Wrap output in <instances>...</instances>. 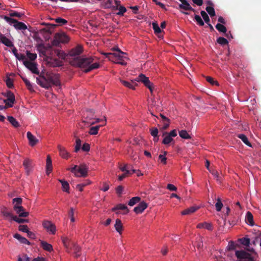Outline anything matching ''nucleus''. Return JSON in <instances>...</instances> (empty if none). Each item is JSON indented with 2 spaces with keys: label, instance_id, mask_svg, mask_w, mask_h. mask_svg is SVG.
I'll return each mask as SVG.
<instances>
[{
  "label": "nucleus",
  "instance_id": "423d86ee",
  "mask_svg": "<svg viewBox=\"0 0 261 261\" xmlns=\"http://www.w3.org/2000/svg\"><path fill=\"white\" fill-rule=\"evenodd\" d=\"M235 254L237 257L241 261H254L253 258L251 254L245 250H236Z\"/></svg>",
  "mask_w": 261,
  "mask_h": 261
},
{
  "label": "nucleus",
  "instance_id": "a19ab883",
  "mask_svg": "<svg viewBox=\"0 0 261 261\" xmlns=\"http://www.w3.org/2000/svg\"><path fill=\"white\" fill-rule=\"evenodd\" d=\"M54 20H55V21L57 23H58V24L59 25H60V26L65 25L68 23V21L66 19L61 18V17H58V18H55V19H54Z\"/></svg>",
  "mask_w": 261,
  "mask_h": 261
},
{
  "label": "nucleus",
  "instance_id": "49530a36",
  "mask_svg": "<svg viewBox=\"0 0 261 261\" xmlns=\"http://www.w3.org/2000/svg\"><path fill=\"white\" fill-rule=\"evenodd\" d=\"M101 125H97V126H93V127H91L90 128V130H89V133L90 134V135H96L98 133V130L99 128V127L101 126Z\"/></svg>",
  "mask_w": 261,
  "mask_h": 261
},
{
  "label": "nucleus",
  "instance_id": "e2e57ef3",
  "mask_svg": "<svg viewBox=\"0 0 261 261\" xmlns=\"http://www.w3.org/2000/svg\"><path fill=\"white\" fill-rule=\"evenodd\" d=\"M206 81L210 84H211L212 85H216L218 86L219 84L218 82L216 81H215L213 78L210 76H207L206 77Z\"/></svg>",
  "mask_w": 261,
  "mask_h": 261
},
{
  "label": "nucleus",
  "instance_id": "dca6fc26",
  "mask_svg": "<svg viewBox=\"0 0 261 261\" xmlns=\"http://www.w3.org/2000/svg\"><path fill=\"white\" fill-rule=\"evenodd\" d=\"M147 207V203L144 201H142L134 208V211L136 214H140L142 213Z\"/></svg>",
  "mask_w": 261,
  "mask_h": 261
},
{
  "label": "nucleus",
  "instance_id": "7ed1b4c3",
  "mask_svg": "<svg viewBox=\"0 0 261 261\" xmlns=\"http://www.w3.org/2000/svg\"><path fill=\"white\" fill-rule=\"evenodd\" d=\"M113 50H116L115 53H104L103 55L106 58H108L109 60L117 63L118 60H122L124 57L125 53L121 51L118 48L116 49L115 48H113Z\"/></svg>",
  "mask_w": 261,
  "mask_h": 261
},
{
  "label": "nucleus",
  "instance_id": "ea45409f",
  "mask_svg": "<svg viewBox=\"0 0 261 261\" xmlns=\"http://www.w3.org/2000/svg\"><path fill=\"white\" fill-rule=\"evenodd\" d=\"M22 199L21 198L17 197L13 199V203L14 204L13 207H20L22 206L21 204Z\"/></svg>",
  "mask_w": 261,
  "mask_h": 261
},
{
  "label": "nucleus",
  "instance_id": "aec40b11",
  "mask_svg": "<svg viewBox=\"0 0 261 261\" xmlns=\"http://www.w3.org/2000/svg\"><path fill=\"white\" fill-rule=\"evenodd\" d=\"M72 250L74 251V254L75 257L77 258L81 255V254L80 253L81 248L74 243H72V245L70 247V249H69V252Z\"/></svg>",
  "mask_w": 261,
  "mask_h": 261
},
{
  "label": "nucleus",
  "instance_id": "774afa93",
  "mask_svg": "<svg viewBox=\"0 0 261 261\" xmlns=\"http://www.w3.org/2000/svg\"><path fill=\"white\" fill-rule=\"evenodd\" d=\"M150 134L153 137H156L158 136L159 130L156 127H152L150 129Z\"/></svg>",
  "mask_w": 261,
  "mask_h": 261
},
{
  "label": "nucleus",
  "instance_id": "052dcab7",
  "mask_svg": "<svg viewBox=\"0 0 261 261\" xmlns=\"http://www.w3.org/2000/svg\"><path fill=\"white\" fill-rule=\"evenodd\" d=\"M74 208L73 207H71L70 208L69 211L68 212V216L70 218V220L72 222H74L75 221V218L74 217Z\"/></svg>",
  "mask_w": 261,
  "mask_h": 261
},
{
  "label": "nucleus",
  "instance_id": "4d7b16f0",
  "mask_svg": "<svg viewBox=\"0 0 261 261\" xmlns=\"http://www.w3.org/2000/svg\"><path fill=\"white\" fill-rule=\"evenodd\" d=\"M194 19L198 25L203 26L204 24L203 21L199 15H195L194 16Z\"/></svg>",
  "mask_w": 261,
  "mask_h": 261
},
{
  "label": "nucleus",
  "instance_id": "4468645a",
  "mask_svg": "<svg viewBox=\"0 0 261 261\" xmlns=\"http://www.w3.org/2000/svg\"><path fill=\"white\" fill-rule=\"evenodd\" d=\"M27 137L29 140V145L31 146H35L39 142V140L37 139L30 132H27Z\"/></svg>",
  "mask_w": 261,
  "mask_h": 261
},
{
  "label": "nucleus",
  "instance_id": "13d9d810",
  "mask_svg": "<svg viewBox=\"0 0 261 261\" xmlns=\"http://www.w3.org/2000/svg\"><path fill=\"white\" fill-rule=\"evenodd\" d=\"M152 28L155 33L159 34L161 33L162 30L161 28L159 27L158 23L153 22L152 23Z\"/></svg>",
  "mask_w": 261,
  "mask_h": 261
},
{
  "label": "nucleus",
  "instance_id": "58836bf2",
  "mask_svg": "<svg viewBox=\"0 0 261 261\" xmlns=\"http://www.w3.org/2000/svg\"><path fill=\"white\" fill-rule=\"evenodd\" d=\"M140 200H141V198L139 197H138V196L134 197L129 200V201L128 203V204L131 206H134L136 203L139 202Z\"/></svg>",
  "mask_w": 261,
  "mask_h": 261
},
{
  "label": "nucleus",
  "instance_id": "2eb2a0df",
  "mask_svg": "<svg viewBox=\"0 0 261 261\" xmlns=\"http://www.w3.org/2000/svg\"><path fill=\"white\" fill-rule=\"evenodd\" d=\"M88 169L87 166L85 164H82L78 167L77 172L80 173V176L86 177L87 175Z\"/></svg>",
  "mask_w": 261,
  "mask_h": 261
},
{
  "label": "nucleus",
  "instance_id": "a18cd8bd",
  "mask_svg": "<svg viewBox=\"0 0 261 261\" xmlns=\"http://www.w3.org/2000/svg\"><path fill=\"white\" fill-rule=\"evenodd\" d=\"M216 28L220 32L226 33L227 32L226 28L224 25L221 23H217L216 25Z\"/></svg>",
  "mask_w": 261,
  "mask_h": 261
},
{
  "label": "nucleus",
  "instance_id": "79ce46f5",
  "mask_svg": "<svg viewBox=\"0 0 261 261\" xmlns=\"http://www.w3.org/2000/svg\"><path fill=\"white\" fill-rule=\"evenodd\" d=\"M21 79H22L23 81L24 82L25 86H27L28 89L30 90V91H34L33 90V87L30 82L27 80L26 78L21 76Z\"/></svg>",
  "mask_w": 261,
  "mask_h": 261
},
{
  "label": "nucleus",
  "instance_id": "9d476101",
  "mask_svg": "<svg viewBox=\"0 0 261 261\" xmlns=\"http://www.w3.org/2000/svg\"><path fill=\"white\" fill-rule=\"evenodd\" d=\"M23 64L27 68L31 71L32 73L39 75L40 73L36 63L28 60H24L23 61Z\"/></svg>",
  "mask_w": 261,
  "mask_h": 261
},
{
  "label": "nucleus",
  "instance_id": "69168bd1",
  "mask_svg": "<svg viewBox=\"0 0 261 261\" xmlns=\"http://www.w3.org/2000/svg\"><path fill=\"white\" fill-rule=\"evenodd\" d=\"M6 85L7 87L9 88L12 89L14 86H13V80L10 79V77H7L6 81Z\"/></svg>",
  "mask_w": 261,
  "mask_h": 261
},
{
  "label": "nucleus",
  "instance_id": "f8f14e48",
  "mask_svg": "<svg viewBox=\"0 0 261 261\" xmlns=\"http://www.w3.org/2000/svg\"><path fill=\"white\" fill-rule=\"evenodd\" d=\"M6 96L8 98L5 99L4 101L8 107L11 108L15 101V96L13 93L10 91L7 92Z\"/></svg>",
  "mask_w": 261,
  "mask_h": 261
},
{
  "label": "nucleus",
  "instance_id": "6e6d98bb",
  "mask_svg": "<svg viewBox=\"0 0 261 261\" xmlns=\"http://www.w3.org/2000/svg\"><path fill=\"white\" fill-rule=\"evenodd\" d=\"M27 56L31 61H34L37 58V54L31 53L29 51H27Z\"/></svg>",
  "mask_w": 261,
  "mask_h": 261
},
{
  "label": "nucleus",
  "instance_id": "cd10ccee",
  "mask_svg": "<svg viewBox=\"0 0 261 261\" xmlns=\"http://www.w3.org/2000/svg\"><path fill=\"white\" fill-rule=\"evenodd\" d=\"M14 238L18 240L21 243L30 245V242L26 238L18 233H15L14 235Z\"/></svg>",
  "mask_w": 261,
  "mask_h": 261
},
{
  "label": "nucleus",
  "instance_id": "864d4df0",
  "mask_svg": "<svg viewBox=\"0 0 261 261\" xmlns=\"http://www.w3.org/2000/svg\"><path fill=\"white\" fill-rule=\"evenodd\" d=\"M200 14L204 21L208 23L210 22V19L207 13L204 11H201L200 12Z\"/></svg>",
  "mask_w": 261,
  "mask_h": 261
},
{
  "label": "nucleus",
  "instance_id": "b1692460",
  "mask_svg": "<svg viewBox=\"0 0 261 261\" xmlns=\"http://www.w3.org/2000/svg\"><path fill=\"white\" fill-rule=\"evenodd\" d=\"M163 136H164V138L162 141L163 144L168 145L171 143L174 142V139L167 134V132H165L163 134Z\"/></svg>",
  "mask_w": 261,
  "mask_h": 261
},
{
  "label": "nucleus",
  "instance_id": "f257e3e1",
  "mask_svg": "<svg viewBox=\"0 0 261 261\" xmlns=\"http://www.w3.org/2000/svg\"><path fill=\"white\" fill-rule=\"evenodd\" d=\"M36 81L39 85L46 89L52 86H59L61 85L60 75L51 71H42Z\"/></svg>",
  "mask_w": 261,
  "mask_h": 261
},
{
  "label": "nucleus",
  "instance_id": "f03ea898",
  "mask_svg": "<svg viewBox=\"0 0 261 261\" xmlns=\"http://www.w3.org/2000/svg\"><path fill=\"white\" fill-rule=\"evenodd\" d=\"M94 59L91 57H86L82 56L81 58H75L74 60L69 61L70 64L75 67L83 69L85 73L99 68V64L97 62H93Z\"/></svg>",
  "mask_w": 261,
  "mask_h": 261
},
{
  "label": "nucleus",
  "instance_id": "bb28decb",
  "mask_svg": "<svg viewBox=\"0 0 261 261\" xmlns=\"http://www.w3.org/2000/svg\"><path fill=\"white\" fill-rule=\"evenodd\" d=\"M23 165L25 167L27 174L29 175L32 167L31 161L28 159H25L23 161Z\"/></svg>",
  "mask_w": 261,
  "mask_h": 261
},
{
  "label": "nucleus",
  "instance_id": "f704fd0d",
  "mask_svg": "<svg viewBox=\"0 0 261 261\" xmlns=\"http://www.w3.org/2000/svg\"><path fill=\"white\" fill-rule=\"evenodd\" d=\"M63 243L64 246L66 248L67 251L69 252V249L72 245V242H71L68 238H64L62 239Z\"/></svg>",
  "mask_w": 261,
  "mask_h": 261
},
{
  "label": "nucleus",
  "instance_id": "0eeeda50",
  "mask_svg": "<svg viewBox=\"0 0 261 261\" xmlns=\"http://www.w3.org/2000/svg\"><path fill=\"white\" fill-rule=\"evenodd\" d=\"M69 38L64 33H57L55 35V39L52 41L53 45L57 46L60 43H67L69 41Z\"/></svg>",
  "mask_w": 261,
  "mask_h": 261
},
{
  "label": "nucleus",
  "instance_id": "39448f33",
  "mask_svg": "<svg viewBox=\"0 0 261 261\" xmlns=\"http://www.w3.org/2000/svg\"><path fill=\"white\" fill-rule=\"evenodd\" d=\"M37 49L39 52L40 56L43 57V59L45 61H48L49 59H51V57L47 55V51L51 49V46L48 45V46H45L43 44H39Z\"/></svg>",
  "mask_w": 261,
  "mask_h": 261
},
{
  "label": "nucleus",
  "instance_id": "680f3d73",
  "mask_svg": "<svg viewBox=\"0 0 261 261\" xmlns=\"http://www.w3.org/2000/svg\"><path fill=\"white\" fill-rule=\"evenodd\" d=\"M216 208L218 212H220L223 206V203L221 202L220 199L219 198L217 199V202L216 203Z\"/></svg>",
  "mask_w": 261,
  "mask_h": 261
},
{
  "label": "nucleus",
  "instance_id": "72a5a7b5",
  "mask_svg": "<svg viewBox=\"0 0 261 261\" xmlns=\"http://www.w3.org/2000/svg\"><path fill=\"white\" fill-rule=\"evenodd\" d=\"M197 227L198 228H204L208 230H212L213 229V226L211 223L206 222L199 223Z\"/></svg>",
  "mask_w": 261,
  "mask_h": 261
},
{
  "label": "nucleus",
  "instance_id": "c756f323",
  "mask_svg": "<svg viewBox=\"0 0 261 261\" xmlns=\"http://www.w3.org/2000/svg\"><path fill=\"white\" fill-rule=\"evenodd\" d=\"M198 208H199V207H198V206H191L189 208H188L184 210L181 212V214L182 215H189V214H191L195 212Z\"/></svg>",
  "mask_w": 261,
  "mask_h": 261
},
{
  "label": "nucleus",
  "instance_id": "a878e982",
  "mask_svg": "<svg viewBox=\"0 0 261 261\" xmlns=\"http://www.w3.org/2000/svg\"><path fill=\"white\" fill-rule=\"evenodd\" d=\"M58 149L60 151V155L64 159H67L69 156V153L67 151L66 149L61 145L58 146Z\"/></svg>",
  "mask_w": 261,
  "mask_h": 261
},
{
  "label": "nucleus",
  "instance_id": "1a4fd4ad",
  "mask_svg": "<svg viewBox=\"0 0 261 261\" xmlns=\"http://www.w3.org/2000/svg\"><path fill=\"white\" fill-rule=\"evenodd\" d=\"M83 50V47L80 45L72 48L68 54L69 56L71 57L70 61L74 60V59L76 58H81L82 56H80V55L82 53Z\"/></svg>",
  "mask_w": 261,
  "mask_h": 261
},
{
  "label": "nucleus",
  "instance_id": "c03bdc74",
  "mask_svg": "<svg viewBox=\"0 0 261 261\" xmlns=\"http://www.w3.org/2000/svg\"><path fill=\"white\" fill-rule=\"evenodd\" d=\"M87 117H86V121L85 120L84 121V122H89L88 121H91L93 120V114L94 113V112L93 111V110H90L89 111H87Z\"/></svg>",
  "mask_w": 261,
  "mask_h": 261
},
{
  "label": "nucleus",
  "instance_id": "0e129e2a",
  "mask_svg": "<svg viewBox=\"0 0 261 261\" xmlns=\"http://www.w3.org/2000/svg\"><path fill=\"white\" fill-rule=\"evenodd\" d=\"M9 15L11 17H20L22 15H23V14L20 13L17 11H15L13 10H11Z\"/></svg>",
  "mask_w": 261,
  "mask_h": 261
},
{
  "label": "nucleus",
  "instance_id": "5701e85b",
  "mask_svg": "<svg viewBox=\"0 0 261 261\" xmlns=\"http://www.w3.org/2000/svg\"><path fill=\"white\" fill-rule=\"evenodd\" d=\"M160 116L162 118L163 123H164L163 129L164 130L167 129L170 125V119L162 114H160Z\"/></svg>",
  "mask_w": 261,
  "mask_h": 261
},
{
  "label": "nucleus",
  "instance_id": "6e6552de",
  "mask_svg": "<svg viewBox=\"0 0 261 261\" xmlns=\"http://www.w3.org/2000/svg\"><path fill=\"white\" fill-rule=\"evenodd\" d=\"M136 81L139 82H141L144 85L147 87L151 92H152V84L149 80L148 77H146L143 74H140L136 79Z\"/></svg>",
  "mask_w": 261,
  "mask_h": 261
},
{
  "label": "nucleus",
  "instance_id": "c9c22d12",
  "mask_svg": "<svg viewBox=\"0 0 261 261\" xmlns=\"http://www.w3.org/2000/svg\"><path fill=\"white\" fill-rule=\"evenodd\" d=\"M1 42L8 47H12L14 46L12 41L5 36L2 38Z\"/></svg>",
  "mask_w": 261,
  "mask_h": 261
},
{
  "label": "nucleus",
  "instance_id": "473e14b6",
  "mask_svg": "<svg viewBox=\"0 0 261 261\" xmlns=\"http://www.w3.org/2000/svg\"><path fill=\"white\" fill-rule=\"evenodd\" d=\"M59 182L62 184V189L64 191L69 193V185L68 182L63 179H59Z\"/></svg>",
  "mask_w": 261,
  "mask_h": 261
},
{
  "label": "nucleus",
  "instance_id": "412c9836",
  "mask_svg": "<svg viewBox=\"0 0 261 261\" xmlns=\"http://www.w3.org/2000/svg\"><path fill=\"white\" fill-rule=\"evenodd\" d=\"M49 61H46L47 64L52 67H60L62 65V62L59 61L57 59H54L51 57V59H49Z\"/></svg>",
  "mask_w": 261,
  "mask_h": 261
},
{
  "label": "nucleus",
  "instance_id": "7c9ffc66",
  "mask_svg": "<svg viewBox=\"0 0 261 261\" xmlns=\"http://www.w3.org/2000/svg\"><path fill=\"white\" fill-rule=\"evenodd\" d=\"M245 221L247 223L251 226L254 225L253 215L250 212H247L246 216Z\"/></svg>",
  "mask_w": 261,
  "mask_h": 261
},
{
  "label": "nucleus",
  "instance_id": "6ab92c4d",
  "mask_svg": "<svg viewBox=\"0 0 261 261\" xmlns=\"http://www.w3.org/2000/svg\"><path fill=\"white\" fill-rule=\"evenodd\" d=\"M53 170L52 162L51 158L49 155L47 156L46 164V173L49 175Z\"/></svg>",
  "mask_w": 261,
  "mask_h": 261
},
{
  "label": "nucleus",
  "instance_id": "09e8293b",
  "mask_svg": "<svg viewBox=\"0 0 261 261\" xmlns=\"http://www.w3.org/2000/svg\"><path fill=\"white\" fill-rule=\"evenodd\" d=\"M217 42L221 45H226L228 43V41L224 37H220L217 38Z\"/></svg>",
  "mask_w": 261,
  "mask_h": 261
},
{
  "label": "nucleus",
  "instance_id": "f3484780",
  "mask_svg": "<svg viewBox=\"0 0 261 261\" xmlns=\"http://www.w3.org/2000/svg\"><path fill=\"white\" fill-rule=\"evenodd\" d=\"M13 209L20 217H27L29 216V212H25L23 206L13 207Z\"/></svg>",
  "mask_w": 261,
  "mask_h": 261
},
{
  "label": "nucleus",
  "instance_id": "2f4dec72",
  "mask_svg": "<svg viewBox=\"0 0 261 261\" xmlns=\"http://www.w3.org/2000/svg\"><path fill=\"white\" fill-rule=\"evenodd\" d=\"M115 228L118 232H119L120 234L122 233L123 225L120 219H116L115 224Z\"/></svg>",
  "mask_w": 261,
  "mask_h": 261
},
{
  "label": "nucleus",
  "instance_id": "338daca9",
  "mask_svg": "<svg viewBox=\"0 0 261 261\" xmlns=\"http://www.w3.org/2000/svg\"><path fill=\"white\" fill-rule=\"evenodd\" d=\"M81 147V141L79 138L76 139V145L75 147V152H77Z\"/></svg>",
  "mask_w": 261,
  "mask_h": 261
},
{
  "label": "nucleus",
  "instance_id": "5fc2aeb1",
  "mask_svg": "<svg viewBox=\"0 0 261 261\" xmlns=\"http://www.w3.org/2000/svg\"><path fill=\"white\" fill-rule=\"evenodd\" d=\"M239 241L241 244L244 246H248L250 244V239L249 238H243L240 239Z\"/></svg>",
  "mask_w": 261,
  "mask_h": 261
},
{
  "label": "nucleus",
  "instance_id": "9b49d317",
  "mask_svg": "<svg viewBox=\"0 0 261 261\" xmlns=\"http://www.w3.org/2000/svg\"><path fill=\"white\" fill-rule=\"evenodd\" d=\"M43 227L49 233L52 234H55L56 232V227L54 224L49 221H44L43 222Z\"/></svg>",
  "mask_w": 261,
  "mask_h": 261
},
{
  "label": "nucleus",
  "instance_id": "bf43d9fd",
  "mask_svg": "<svg viewBox=\"0 0 261 261\" xmlns=\"http://www.w3.org/2000/svg\"><path fill=\"white\" fill-rule=\"evenodd\" d=\"M14 221L20 224L29 222L28 219L19 218L16 216L14 217Z\"/></svg>",
  "mask_w": 261,
  "mask_h": 261
},
{
  "label": "nucleus",
  "instance_id": "4c0bfd02",
  "mask_svg": "<svg viewBox=\"0 0 261 261\" xmlns=\"http://www.w3.org/2000/svg\"><path fill=\"white\" fill-rule=\"evenodd\" d=\"M8 120L15 127H18L19 126V122L13 116H8Z\"/></svg>",
  "mask_w": 261,
  "mask_h": 261
},
{
  "label": "nucleus",
  "instance_id": "e433bc0d",
  "mask_svg": "<svg viewBox=\"0 0 261 261\" xmlns=\"http://www.w3.org/2000/svg\"><path fill=\"white\" fill-rule=\"evenodd\" d=\"M238 137L240 138L246 145L251 147V143L248 140L247 137L244 134H239Z\"/></svg>",
  "mask_w": 261,
  "mask_h": 261
},
{
  "label": "nucleus",
  "instance_id": "8fccbe9b",
  "mask_svg": "<svg viewBox=\"0 0 261 261\" xmlns=\"http://www.w3.org/2000/svg\"><path fill=\"white\" fill-rule=\"evenodd\" d=\"M205 10L211 17L215 16V11L213 7L208 6L206 7Z\"/></svg>",
  "mask_w": 261,
  "mask_h": 261
},
{
  "label": "nucleus",
  "instance_id": "ddd939ff",
  "mask_svg": "<svg viewBox=\"0 0 261 261\" xmlns=\"http://www.w3.org/2000/svg\"><path fill=\"white\" fill-rule=\"evenodd\" d=\"M181 4H179V8L186 11H191L195 12V10L193 9L188 2L187 0H179Z\"/></svg>",
  "mask_w": 261,
  "mask_h": 261
},
{
  "label": "nucleus",
  "instance_id": "20e7f679",
  "mask_svg": "<svg viewBox=\"0 0 261 261\" xmlns=\"http://www.w3.org/2000/svg\"><path fill=\"white\" fill-rule=\"evenodd\" d=\"M2 17L10 24H14L13 26L16 30H25L27 29V26L23 22H19L16 19L7 16H3Z\"/></svg>",
  "mask_w": 261,
  "mask_h": 261
},
{
  "label": "nucleus",
  "instance_id": "de8ad7c7",
  "mask_svg": "<svg viewBox=\"0 0 261 261\" xmlns=\"http://www.w3.org/2000/svg\"><path fill=\"white\" fill-rule=\"evenodd\" d=\"M93 120H92L91 121H89V123L90 125H92V124H95V123H98V122H102V121L103 122V124L101 125V126L106 124V119L105 117H104L103 119H100L99 118H94Z\"/></svg>",
  "mask_w": 261,
  "mask_h": 261
},
{
  "label": "nucleus",
  "instance_id": "a211bd4d",
  "mask_svg": "<svg viewBox=\"0 0 261 261\" xmlns=\"http://www.w3.org/2000/svg\"><path fill=\"white\" fill-rule=\"evenodd\" d=\"M121 82L125 87L133 90L135 89V87L137 86V81H136V79L134 81H130L121 80Z\"/></svg>",
  "mask_w": 261,
  "mask_h": 261
},
{
  "label": "nucleus",
  "instance_id": "c85d7f7f",
  "mask_svg": "<svg viewBox=\"0 0 261 261\" xmlns=\"http://www.w3.org/2000/svg\"><path fill=\"white\" fill-rule=\"evenodd\" d=\"M41 247L45 250L51 252L53 250V246L51 244L45 241H41Z\"/></svg>",
  "mask_w": 261,
  "mask_h": 261
},
{
  "label": "nucleus",
  "instance_id": "393cba45",
  "mask_svg": "<svg viewBox=\"0 0 261 261\" xmlns=\"http://www.w3.org/2000/svg\"><path fill=\"white\" fill-rule=\"evenodd\" d=\"M2 215L7 219L10 218L11 220H14V216L11 212L8 211L6 207H4L1 211Z\"/></svg>",
  "mask_w": 261,
  "mask_h": 261
},
{
  "label": "nucleus",
  "instance_id": "3c124183",
  "mask_svg": "<svg viewBox=\"0 0 261 261\" xmlns=\"http://www.w3.org/2000/svg\"><path fill=\"white\" fill-rule=\"evenodd\" d=\"M167 153V151H164V154H160L159 156V160L161 161V163L164 165L167 163V158L166 157Z\"/></svg>",
  "mask_w": 261,
  "mask_h": 261
},
{
  "label": "nucleus",
  "instance_id": "4be33fe9",
  "mask_svg": "<svg viewBox=\"0 0 261 261\" xmlns=\"http://www.w3.org/2000/svg\"><path fill=\"white\" fill-rule=\"evenodd\" d=\"M124 210L125 212L123 213V214H126L129 212V210L127 206L124 204H118L115 207L112 208V211L115 212L117 210Z\"/></svg>",
  "mask_w": 261,
  "mask_h": 261
},
{
  "label": "nucleus",
  "instance_id": "603ef678",
  "mask_svg": "<svg viewBox=\"0 0 261 261\" xmlns=\"http://www.w3.org/2000/svg\"><path fill=\"white\" fill-rule=\"evenodd\" d=\"M130 166L128 165H125L123 167L120 166V169L123 171L124 172V173H129V174H132V173L130 172Z\"/></svg>",
  "mask_w": 261,
  "mask_h": 261
},
{
  "label": "nucleus",
  "instance_id": "37998d69",
  "mask_svg": "<svg viewBox=\"0 0 261 261\" xmlns=\"http://www.w3.org/2000/svg\"><path fill=\"white\" fill-rule=\"evenodd\" d=\"M179 135L182 139H189L191 138V136L186 130H180L179 132Z\"/></svg>",
  "mask_w": 261,
  "mask_h": 261
}]
</instances>
